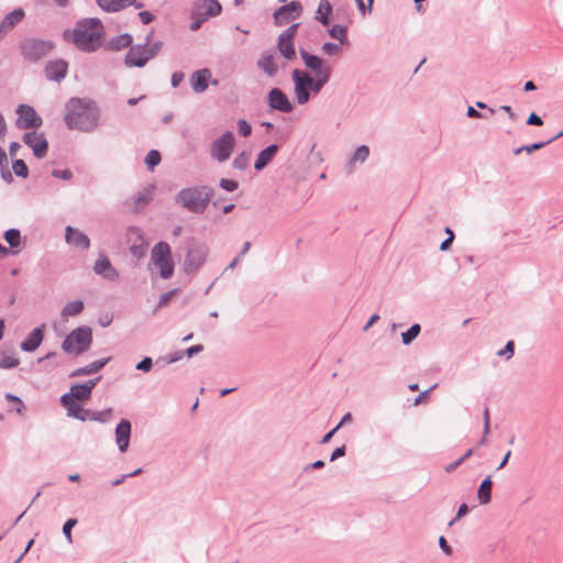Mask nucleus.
I'll list each match as a JSON object with an SVG mask.
<instances>
[{"mask_svg":"<svg viewBox=\"0 0 563 563\" xmlns=\"http://www.w3.org/2000/svg\"><path fill=\"white\" fill-rule=\"evenodd\" d=\"M104 34V26L98 18H85L77 21L73 30H66L63 36L79 51L92 53L102 45Z\"/></svg>","mask_w":563,"mask_h":563,"instance_id":"nucleus-1","label":"nucleus"},{"mask_svg":"<svg viewBox=\"0 0 563 563\" xmlns=\"http://www.w3.org/2000/svg\"><path fill=\"white\" fill-rule=\"evenodd\" d=\"M64 121L70 130L92 132L99 124V110L93 102L71 98L66 103Z\"/></svg>","mask_w":563,"mask_h":563,"instance_id":"nucleus-2","label":"nucleus"},{"mask_svg":"<svg viewBox=\"0 0 563 563\" xmlns=\"http://www.w3.org/2000/svg\"><path fill=\"white\" fill-rule=\"evenodd\" d=\"M213 189L209 186H194L181 189L175 197V201L192 213H202L211 198Z\"/></svg>","mask_w":563,"mask_h":563,"instance_id":"nucleus-3","label":"nucleus"},{"mask_svg":"<svg viewBox=\"0 0 563 563\" xmlns=\"http://www.w3.org/2000/svg\"><path fill=\"white\" fill-rule=\"evenodd\" d=\"M92 331L88 325L73 330L63 341L62 349L65 353L80 355L90 349Z\"/></svg>","mask_w":563,"mask_h":563,"instance_id":"nucleus-4","label":"nucleus"},{"mask_svg":"<svg viewBox=\"0 0 563 563\" xmlns=\"http://www.w3.org/2000/svg\"><path fill=\"white\" fill-rule=\"evenodd\" d=\"M54 47L53 41L36 37L24 38L20 44L23 58L33 63L45 57Z\"/></svg>","mask_w":563,"mask_h":563,"instance_id":"nucleus-5","label":"nucleus"},{"mask_svg":"<svg viewBox=\"0 0 563 563\" xmlns=\"http://www.w3.org/2000/svg\"><path fill=\"white\" fill-rule=\"evenodd\" d=\"M234 146V135L231 131H227L211 143L210 155L214 161L223 163L230 158Z\"/></svg>","mask_w":563,"mask_h":563,"instance_id":"nucleus-6","label":"nucleus"},{"mask_svg":"<svg viewBox=\"0 0 563 563\" xmlns=\"http://www.w3.org/2000/svg\"><path fill=\"white\" fill-rule=\"evenodd\" d=\"M291 79L295 86V96L297 103L303 106L310 100L312 75L306 70L294 69Z\"/></svg>","mask_w":563,"mask_h":563,"instance_id":"nucleus-7","label":"nucleus"},{"mask_svg":"<svg viewBox=\"0 0 563 563\" xmlns=\"http://www.w3.org/2000/svg\"><path fill=\"white\" fill-rule=\"evenodd\" d=\"M16 126L20 129H36L43 123L42 118L27 104H20L16 109Z\"/></svg>","mask_w":563,"mask_h":563,"instance_id":"nucleus-8","label":"nucleus"},{"mask_svg":"<svg viewBox=\"0 0 563 563\" xmlns=\"http://www.w3.org/2000/svg\"><path fill=\"white\" fill-rule=\"evenodd\" d=\"M302 12V5L299 1H291L286 5L279 7L273 14L277 25H284L290 20L297 19Z\"/></svg>","mask_w":563,"mask_h":563,"instance_id":"nucleus-9","label":"nucleus"},{"mask_svg":"<svg viewBox=\"0 0 563 563\" xmlns=\"http://www.w3.org/2000/svg\"><path fill=\"white\" fill-rule=\"evenodd\" d=\"M267 102L272 110L283 113H289L294 109V106L287 95L279 88H273L268 91Z\"/></svg>","mask_w":563,"mask_h":563,"instance_id":"nucleus-10","label":"nucleus"},{"mask_svg":"<svg viewBox=\"0 0 563 563\" xmlns=\"http://www.w3.org/2000/svg\"><path fill=\"white\" fill-rule=\"evenodd\" d=\"M300 57L305 66L316 75L332 74L331 67L318 55L308 53L306 49H299Z\"/></svg>","mask_w":563,"mask_h":563,"instance_id":"nucleus-11","label":"nucleus"},{"mask_svg":"<svg viewBox=\"0 0 563 563\" xmlns=\"http://www.w3.org/2000/svg\"><path fill=\"white\" fill-rule=\"evenodd\" d=\"M150 59L151 57H147V48L144 43L130 46L124 63L128 67L141 68L144 67Z\"/></svg>","mask_w":563,"mask_h":563,"instance_id":"nucleus-12","label":"nucleus"},{"mask_svg":"<svg viewBox=\"0 0 563 563\" xmlns=\"http://www.w3.org/2000/svg\"><path fill=\"white\" fill-rule=\"evenodd\" d=\"M23 142L33 150L35 157L43 158L46 155L48 144L43 133L26 132L23 135Z\"/></svg>","mask_w":563,"mask_h":563,"instance_id":"nucleus-13","label":"nucleus"},{"mask_svg":"<svg viewBox=\"0 0 563 563\" xmlns=\"http://www.w3.org/2000/svg\"><path fill=\"white\" fill-rule=\"evenodd\" d=\"M208 249L205 245H197L188 250L185 258V271L187 273L197 271L205 262Z\"/></svg>","mask_w":563,"mask_h":563,"instance_id":"nucleus-14","label":"nucleus"},{"mask_svg":"<svg viewBox=\"0 0 563 563\" xmlns=\"http://www.w3.org/2000/svg\"><path fill=\"white\" fill-rule=\"evenodd\" d=\"M25 18L22 8L14 9L0 21V41L9 34Z\"/></svg>","mask_w":563,"mask_h":563,"instance_id":"nucleus-15","label":"nucleus"},{"mask_svg":"<svg viewBox=\"0 0 563 563\" xmlns=\"http://www.w3.org/2000/svg\"><path fill=\"white\" fill-rule=\"evenodd\" d=\"M93 272L97 275L102 276L104 279L117 282L120 278L118 271L112 266L109 258L104 255H100L95 262Z\"/></svg>","mask_w":563,"mask_h":563,"instance_id":"nucleus-16","label":"nucleus"},{"mask_svg":"<svg viewBox=\"0 0 563 563\" xmlns=\"http://www.w3.org/2000/svg\"><path fill=\"white\" fill-rule=\"evenodd\" d=\"M132 424L128 419H122L115 428V443L121 453L126 452L130 438H131Z\"/></svg>","mask_w":563,"mask_h":563,"instance_id":"nucleus-17","label":"nucleus"},{"mask_svg":"<svg viewBox=\"0 0 563 563\" xmlns=\"http://www.w3.org/2000/svg\"><path fill=\"white\" fill-rule=\"evenodd\" d=\"M68 64L64 59L49 60L45 66V76L48 80L59 82L66 77Z\"/></svg>","mask_w":563,"mask_h":563,"instance_id":"nucleus-18","label":"nucleus"},{"mask_svg":"<svg viewBox=\"0 0 563 563\" xmlns=\"http://www.w3.org/2000/svg\"><path fill=\"white\" fill-rule=\"evenodd\" d=\"M65 241L80 250H88L90 247L89 238L80 230L70 225L65 229Z\"/></svg>","mask_w":563,"mask_h":563,"instance_id":"nucleus-19","label":"nucleus"},{"mask_svg":"<svg viewBox=\"0 0 563 563\" xmlns=\"http://www.w3.org/2000/svg\"><path fill=\"white\" fill-rule=\"evenodd\" d=\"M96 2L104 12H119L129 5H134L136 9L143 8V3L136 0H96Z\"/></svg>","mask_w":563,"mask_h":563,"instance_id":"nucleus-20","label":"nucleus"},{"mask_svg":"<svg viewBox=\"0 0 563 563\" xmlns=\"http://www.w3.org/2000/svg\"><path fill=\"white\" fill-rule=\"evenodd\" d=\"M44 328L45 325L42 324L41 327H37L33 329L25 340H23L20 344V347L24 352H33L35 351L42 343L44 338Z\"/></svg>","mask_w":563,"mask_h":563,"instance_id":"nucleus-21","label":"nucleus"},{"mask_svg":"<svg viewBox=\"0 0 563 563\" xmlns=\"http://www.w3.org/2000/svg\"><path fill=\"white\" fill-rule=\"evenodd\" d=\"M155 188L156 187L154 184H150V185L145 186L143 189H141L140 191H137L132 197L133 209L135 211H139L140 209L144 208L146 205H148L153 200Z\"/></svg>","mask_w":563,"mask_h":563,"instance_id":"nucleus-22","label":"nucleus"},{"mask_svg":"<svg viewBox=\"0 0 563 563\" xmlns=\"http://www.w3.org/2000/svg\"><path fill=\"white\" fill-rule=\"evenodd\" d=\"M91 397V393L82 385H73L70 391L62 395L60 402L86 401Z\"/></svg>","mask_w":563,"mask_h":563,"instance_id":"nucleus-23","label":"nucleus"},{"mask_svg":"<svg viewBox=\"0 0 563 563\" xmlns=\"http://www.w3.org/2000/svg\"><path fill=\"white\" fill-rule=\"evenodd\" d=\"M210 78L211 71L208 68L195 71L190 78L192 90L197 93L206 91L208 89V81Z\"/></svg>","mask_w":563,"mask_h":563,"instance_id":"nucleus-24","label":"nucleus"},{"mask_svg":"<svg viewBox=\"0 0 563 563\" xmlns=\"http://www.w3.org/2000/svg\"><path fill=\"white\" fill-rule=\"evenodd\" d=\"M196 10L200 12V15L209 19L219 15L222 7L218 0H201L196 4Z\"/></svg>","mask_w":563,"mask_h":563,"instance_id":"nucleus-25","label":"nucleus"},{"mask_svg":"<svg viewBox=\"0 0 563 563\" xmlns=\"http://www.w3.org/2000/svg\"><path fill=\"white\" fill-rule=\"evenodd\" d=\"M109 361H110V357H106V358H102V360H97V361L91 362L90 364H88L86 366L76 368L75 371H73L70 373L69 376L70 377H78V376H86V375H91V374L98 373L99 371H101L108 364Z\"/></svg>","mask_w":563,"mask_h":563,"instance_id":"nucleus-26","label":"nucleus"},{"mask_svg":"<svg viewBox=\"0 0 563 563\" xmlns=\"http://www.w3.org/2000/svg\"><path fill=\"white\" fill-rule=\"evenodd\" d=\"M277 151H278V145H276V144H272V145L267 146L266 148H264L263 151H261L255 161L254 168L256 170L264 169L269 164L272 158L275 156Z\"/></svg>","mask_w":563,"mask_h":563,"instance_id":"nucleus-27","label":"nucleus"},{"mask_svg":"<svg viewBox=\"0 0 563 563\" xmlns=\"http://www.w3.org/2000/svg\"><path fill=\"white\" fill-rule=\"evenodd\" d=\"M369 156V148L367 145H361L358 146L353 155L350 157V159L346 163V172L349 174H352L354 172L355 164L360 163L363 164L366 162V159Z\"/></svg>","mask_w":563,"mask_h":563,"instance_id":"nucleus-28","label":"nucleus"},{"mask_svg":"<svg viewBox=\"0 0 563 563\" xmlns=\"http://www.w3.org/2000/svg\"><path fill=\"white\" fill-rule=\"evenodd\" d=\"M67 410V416L76 418L80 421L89 420L90 410L85 409L78 402H60Z\"/></svg>","mask_w":563,"mask_h":563,"instance_id":"nucleus-29","label":"nucleus"},{"mask_svg":"<svg viewBox=\"0 0 563 563\" xmlns=\"http://www.w3.org/2000/svg\"><path fill=\"white\" fill-rule=\"evenodd\" d=\"M332 13V4L329 0H321L316 11L314 19L322 25L327 26L330 23V15Z\"/></svg>","mask_w":563,"mask_h":563,"instance_id":"nucleus-30","label":"nucleus"},{"mask_svg":"<svg viewBox=\"0 0 563 563\" xmlns=\"http://www.w3.org/2000/svg\"><path fill=\"white\" fill-rule=\"evenodd\" d=\"M85 303L82 300H73L67 302L62 309L60 316L64 320H67L69 317H76L84 311Z\"/></svg>","mask_w":563,"mask_h":563,"instance_id":"nucleus-31","label":"nucleus"},{"mask_svg":"<svg viewBox=\"0 0 563 563\" xmlns=\"http://www.w3.org/2000/svg\"><path fill=\"white\" fill-rule=\"evenodd\" d=\"M492 486H493V482H492L490 476H487L481 483L478 492H477V497H478V500H479L481 505H486V504H488L490 501V499H492Z\"/></svg>","mask_w":563,"mask_h":563,"instance_id":"nucleus-32","label":"nucleus"},{"mask_svg":"<svg viewBox=\"0 0 563 563\" xmlns=\"http://www.w3.org/2000/svg\"><path fill=\"white\" fill-rule=\"evenodd\" d=\"M257 66L269 77H274L278 70L273 55L262 56L257 62Z\"/></svg>","mask_w":563,"mask_h":563,"instance_id":"nucleus-33","label":"nucleus"},{"mask_svg":"<svg viewBox=\"0 0 563 563\" xmlns=\"http://www.w3.org/2000/svg\"><path fill=\"white\" fill-rule=\"evenodd\" d=\"M162 260H170V247L166 242L157 243L152 250V261L162 262Z\"/></svg>","mask_w":563,"mask_h":563,"instance_id":"nucleus-34","label":"nucleus"},{"mask_svg":"<svg viewBox=\"0 0 563 563\" xmlns=\"http://www.w3.org/2000/svg\"><path fill=\"white\" fill-rule=\"evenodd\" d=\"M561 136H563V131H561L559 134H556L555 136L551 137L550 140L545 141V142H538V143H533L530 145H522V146L516 148L514 151V154L519 155L522 152H526L527 154H531L532 152L544 147L545 145L550 144L551 142H553L554 140H556Z\"/></svg>","mask_w":563,"mask_h":563,"instance_id":"nucleus-35","label":"nucleus"},{"mask_svg":"<svg viewBox=\"0 0 563 563\" xmlns=\"http://www.w3.org/2000/svg\"><path fill=\"white\" fill-rule=\"evenodd\" d=\"M5 242L10 245V247L13 250L12 253L16 254L20 252L19 249L21 245V233L18 229H9L4 232L3 235Z\"/></svg>","mask_w":563,"mask_h":563,"instance_id":"nucleus-36","label":"nucleus"},{"mask_svg":"<svg viewBox=\"0 0 563 563\" xmlns=\"http://www.w3.org/2000/svg\"><path fill=\"white\" fill-rule=\"evenodd\" d=\"M132 43V36L128 33L117 35L109 41V47L113 51H120L129 47Z\"/></svg>","mask_w":563,"mask_h":563,"instance_id":"nucleus-37","label":"nucleus"},{"mask_svg":"<svg viewBox=\"0 0 563 563\" xmlns=\"http://www.w3.org/2000/svg\"><path fill=\"white\" fill-rule=\"evenodd\" d=\"M278 49L286 59H294L296 57V51L294 42L291 40L284 41L278 37Z\"/></svg>","mask_w":563,"mask_h":563,"instance_id":"nucleus-38","label":"nucleus"},{"mask_svg":"<svg viewBox=\"0 0 563 563\" xmlns=\"http://www.w3.org/2000/svg\"><path fill=\"white\" fill-rule=\"evenodd\" d=\"M331 78V74H322L312 76L311 91L310 95H318L321 89L329 82Z\"/></svg>","mask_w":563,"mask_h":563,"instance_id":"nucleus-39","label":"nucleus"},{"mask_svg":"<svg viewBox=\"0 0 563 563\" xmlns=\"http://www.w3.org/2000/svg\"><path fill=\"white\" fill-rule=\"evenodd\" d=\"M125 235H126V242L130 246L132 244H139V243L145 241L141 229L137 227L128 228Z\"/></svg>","mask_w":563,"mask_h":563,"instance_id":"nucleus-40","label":"nucleus"},{"mask_svg":"<svg viewBox=\"0 0 563 563\" xmlns=\"http://www.w3.org/2000/svg\"><path fill=\"white\" fill-rule=\"evenodd\" d=\"M156 267L159 268V275L164 279L172 277L174 273V264L172 260H162V262H153Z\"/></svg>","mask_w":563,"mask_h":563,"instance_id":"nucleus-41","label":"nucleus"},{"mask_svg":"<svg viewBox=\"0 0 563 563\" xmlns=\"http://www.w3.org/2000/svg\"><path fill=\"white\" fill-rule=\"evenodd\" d=\"M329 35L338 40L341 45L346 43V27L341 24H334L328 30Z\"/></svg>","mask_w":563,"mask_h":563,"instance_id":"nucleus-42","label":"nucleus"},{"mask_svg":"<svg viewBox=\"0 0 563 563\" xmlns=\"http://www.w3.org/2000/svg\"><path fill=\"white\" fill-rule=\"evenodd\" d=\"M421 327L418 323L412 324L406 332L401 333L404 345H409L420 333Z\"/></svg>","mask_w":563,"mask_h":563,"instance_id":"nucleus-43","label":"nucleus"},{"mask_svg":"<svg viewBox=\"0 0 563 563\" xmlns=\"http://www.w3.org/2000/svg\"><path fill=\"white\" fill-rule=\"evenodd\" d=\"M152 35H153V32H151L145 37V45L147 48V57H151V59L154 58L159 53V51L162 49V46H163V42H161V41L151 43Z\"/></svg>","mask_w":563,"mask_h":563,"instance_id":"nucleus-44","label":"nucleus"},{"mask_svg":"<svg viewBox=\"0 0 563 563\" xmlns=\"http://www.w3.org/2000/svg\"><path fill=\"white\" fill-rule=\"evenodd\" d=\"M250 156L251 154L247 152L240 153L234 159H233V167L239 170H245L250 165Z\"/></svg>","mask_w":563,"mask_h":563,"instance_id":"nucleus-45","label":"nucleus"},{"mask_svg":"<svg viewBox=\"0 0 563 563\" xmlns=\"http://www.w3.org/2000/svg\"><path fill=\"white\" fill-rule=\"evenodd\" d=\"M111 415H112V409L111 408H107L102 411H91L90 410V416H89V420H92V421H98V422H107L110 420L111 418Z\"/></svg>","mask_w":563,"mask_h":563,"instance_id":"nucleus-46","label":"nucleus"},{"mask_svg":"<svg viewBox=\"0 0 563 563\" xmlns=\"http://www.w3.org/2000/svg\"><path fill=\"white\" fill-rule=\"evenodd\" d=\"M161 153L156 150H151L145 157V164L147 165L148 169H153L161 163Z\"/></svg>","mask_w":563,"mask_h":563,"instance_id":"nucleus-47","label":"nucleus"},{"mask_svg":"<svg viewBox=\"0 0 563 563\" xmlns=\"http://www.w3.org/2000/svg\"><path fill=\"white\" fill-rule=\"evenodd\" d=\"M12 169L18 177L26 178L29 175V168L23 159H15Z\"/></svg>","mask_w":563,"mask_h":563,"instance_id":"nucleus-48","label":"nucleus"},{"mask_svg":"<svg viewBox=\"0 0 563 563\" xmlns=\"http://www.w3.org/2000/svg\"><path fill=\"white\" fill-rule=\"evenodd\" d=\"M321 49L325 55L335 56L341 53V44L325 42V43H323Z\"/></svg>","mask_w":563,"mask_h":563,"instance_id":"nucleus-49","label":"nucleus"},{"mask_svg":"<svg viewBox=\"0 0 563 563\" xmlns=\"http://www.w3.org/2000/svg\"><path fill=\"white\" fill-rule=\"evenodd\" d=\"M19 360L10 355H3L0 357V368L10 369L19 365Z\"/></svg>","mask_w":563,"mask_h":563,"instance_id":"nucleus-50","label":"nucleus"},{"mask_svg":"<svg viewBox=\"0 0 563 563\" xmlns=\"http://www.w3.org/2000/svg\"><path fill=\"white\" fill-rule=\"evenodd\" d=\"M146 242H141L139 244H132L130 246L131 254L136 258H142L146 254Z\"/></svg>","mask_w":563,"mask_h":563,"instance_id":"nucleus-51","label":"nucleus"},{"mask_svg":"<svg viewBox=\"0 0 563 563\" xmlns=\"http://www.w3.org/2000/svg\"><path fill=\"white\" fill-rule=\"evenodd\" d=\"M77 522L76 518H69L63 526V534L69 543L73 542L71 529L77 525Z\"/></svg>","mask_w":563,"mask_h":563,"instance_id":"nucleus-52","label":"nucleus"},{"mask_svg":"<svg viewBox=\"0 0 563 563\" xmlns=\"http://www.w3.org/2000/svg\"><path fill=\"white\" fill-rule=\"evenodd\" d=\"M184 355H185L184 351H177V352H174L172 354H167V355L158 358L157 363L158 362H164L165 364H172V363L180 361Z\"/></svg>","mask_w":563,"mask_h":563,"instance_id":"nucleus-53","label":"nucleus"},{"mask_svg":"<svg viewBox=\"0 0 563 563\" xmlns=\"http://www.w3.org/2000/svg\"><path fill=\"white\" fill-rule=\"evenodd\" d=\"M4 398L8 400V401H11V402H14L15 405H18V408H15V411L19 413V415H22L25 410V406L23 404V401L21 400L20 397L15 396V395H12L10 393H7L4 395Z\"/></svg>","mask_w":563,"mask_h":563,"instance_id":"nucleus-54","label":"nucleus"},{"mask_svg":"<svg viewBox=\"0 0 563 563\" xmlns=\"http://www.w3.org/2000/svg\"><path fill=\"white\" fill-rule=\"evenodd\" d=\"M238 130H239V133L244 136V137H247L251 135L252 133V126L251 124L244 120V119H240L238 121Z\"/></svg>","mask_w":563,"mask_h":563,"instance_id":"nucleus-55","label":"nucleus"},{"mask_svg":"<svg viewBox=\"0 0 563 563\" xmlns=\"http://www.w3.org/2000/svg\"><path fill=\"white\" fill-rule=\"evenodd\" d=\"M473 454V449L467 450L460 459H457L455 462L449 464L445 467L446 472L454 471L459 465H461L466 459H468Z\"/></svg>","mask_w":563,"mask_h":563,"instance_id":"nucleus-56","label":"nucleus"},{"mask_svg":"<svg viewBox=\"0 0 563 563\" xmlns=\"http://www.w3.org/2000/svg\"><path fill=\"white\" fill-rule=\"evenodd\" d=\"M220 187L225 191H234L238 189L239 184L235 180L222 178L219 183Z\"/></svg>","mask_w":563,"mask_h":563,"instance_id":"nucleus-57","label":"nucleus"},{"mask_svg":"<svg viewBox=\"0 0 563 563\" xmlns=\"http://www.w3.org/2000/svg\"><path fill=\"white\" fill-rule=\"evenodd\" d=\"M298 26H299V23H294L291 24L287 30H285L280 35V40H291L294 38V36L296 35L297 33V30H298Z\"/></svg>","mask_w":563,"mask_h":563,"instance_id":"nucleus-58","label":"nucleus"},{"mask_svg":"<svg viewBox=\"0 0 563 563\" xmlns=\"http://www.w3.org/2000/svg\"><path fill=\"white\" fill-rule=\"evenodd\" d=\"M207 20H208L207 18H205L203 15H200V12L196 10L194 13V21L190 23V30L191 31L199 30L201 27L202 23Z\"/></svg>","mask_w":563,"mask_h":563,"instance_id":"nucleus-59","label":"nucleus"},{"mask_svg":"<svg viewBox=\"0 0 563 563\" xmlns=\"http://www.w3.org/2000/svg\"><path fill=\"white\" fill-rule=\"evenodd\" d=\"M152 366H153V361H152V358H151V357H148V356H145L143 360H141V361L136 364L135 368H136L137 371H141V372H145V373H147V372H150V371L152 369Z\"/></svg>","mask_w":563,"mask_h":563,"instance_id":"nucleus-60","label":"nucleus"},{"mask_svg":"<svg viewBox=\"0 0 563 563\" xmlns=\"http://www.w3.org/2000/svg\"><path fill=\"white\" fill-rule=\"evenodd\" d=\"M514 351H515V343L512 341H508L506 343L505 347L497 352V355L498 356L506 355L507 360H509L510 357H512Z\"/></svg>","mask_w":563,"mask_h":563,"instance_id":"nucleus-61","label":"nucleus"},{"mask_svg":"<svg viewBox=\"0 0 563 563\" xmlns=\"http://www.w3.org/2000/svg\"><path fill=\"white\" fill-rule=\"evenodd\" d=\"M52 176L55 178L69 180L73 177V173L69 169H54Z\"/></svg>","mask_w":563,"mask_h":563,"instance_id":"nucleus-62","label":"nucleus"},{"mask_svg":"<svg viewBox=\"0 0 563 563\" xmlns=\"http://www.w3.org/2000/svg\"><path fill=\"white\" fill-rule=\"evenodd\" d=\"M527 124L541 126L543 125V120L537 113L532 112L527 119Z\"/></svg>","mask_w":563,"mask_h":563,"instance_id":"nucleus-63","label":"nucleus"},{"mask_svg":"<svg viewBox=\"0 0 563 563\" xmlns=\"http://www.w3.org/2000/svg\"><path fill=\"white\" fill-rule=\"evenodd\" d=\"M202 351H203V345L197 344V345H192V346L188 347L187 350H185L184 354L187 357H192L194 355H196Z\"/></svg>","mask_w":563,"mask_h":563,"instance_id":"nucleus-64","label":"nucleus"}]
</instances>
